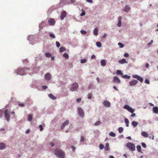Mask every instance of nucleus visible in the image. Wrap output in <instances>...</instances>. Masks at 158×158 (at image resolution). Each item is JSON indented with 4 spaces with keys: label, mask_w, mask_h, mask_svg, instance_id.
Wrapping results in <instances>:
<instances>
[{
    "label": "nucleus",
    "mask_w": 158,
    "mask_h": 158,
    "mask_svg": "<svg viewBox=\"0 0 158 158\" xmlns=\"http://www.w3.org/2000/svg\"><path fill=\"white\" fill-rule=\"evenodd\" d=\"M54 153L57 157L59 158H64V153L61 150L57 149L55 151Z\"/></svg>",
    "instance_id": "1"
},
{
    "label": "nucleus",
    "mask_w": 158,
    "mask_h": 158,
    "mask_svg": "<svg viewBox=\"0 0 158 158\" xmlns=\"http://www.w3.org/2000/svg\"><path fill=\"white\" fill-rule=\"evenodd\" d=\"M25 69V68H19L16 70L15 72L17 75H23L24 74V71Z\"/></svg>",
    "instance_id": "2"
},
{
    "label": "nucleus",
    "mask_w": 158,
    "mask_h": 158,
    "mask_svg": "<svg viewBox=\"0 0 158 158\" xmlns=\"http://www.w3.org/2000/svg\"><path fill=\"white\" fill-rule=\"evenodd\" d=\"M127 147L131 151H133L135 150V146L133 143L129 142L126 145Z\"/></svg>",
    "instance_id": "3"
},
{
    "label": "nucleus",
    "mask_w": 158,
    "mask_h": 158,
    "mask_svg": "<svg viewBox=\"0 0 158 158\" xmlns=\"http://www.w3.org/2000/svg\"><path fill=\"white\" fill-rule=\"evenodd\" d=\"M78 85L77 83H75L73 84L72 87L70 89V90L73 91L76 90L78 87Z\"/></svg>",
    "instance_id": "4"
},
{
    "label": "nucleus",
    "mask_w": 158,
    "mask_h": 158,
    "mask_svg": "<svg viewBox=\"0 0 158 158\" xmlns=\"http://www.w3.org/2000/svg\"><path fill=\"white\" fill-rule=\"evenodd\" d=\"M78 114L81 117H83L84 116V112L83 110L80 107L78 108Z\"/></svg>",
    "instance_id": "5"
},
{
    "label": "nucleus",
    "mask_w": 158,
    "mask_h": 158,
    "mask_svg": "<svg viewBox=\"0 0 158 158\" xmlns=\"http://www.w3.org/2000/svg\"><path fill=\"white\" fill-rule=\"evenodd\" d=\"M133 77L136 78L138 81H139L140 82H142L143 81V78L137 75H133Z\"/></svg>",
    "instance_id": "6"
},
{
    "label": "nucleus",
    "mask_w": 158,
    "mask_h": 158,
    "mask_svg": "<svg viewBox=\"0 0 158 158\" xmlns=\"http://www.w3.org/2000/svg\"><path fill=\"white\" fill-rule=\"evenodd\" d=\"M48 23L50 25H53L55 23V20L53 19H50L48 21Z\"/></svg>",
    "instance_id": "7"
},
{
    "label": "nucleus",
    "mask_w": 158,
    "mask_h": 158,
    "mask_svg": "<svg viewBox=\"0 0 158 158\" xmlns=\"http://www.w3.org/2000/svg\"><path fill=\"white\" fill-rule=\"evenodd\" d=\"M8 110L6 109L4 112V114L6 118L7 121H8L10 119V115L7 113Z\"/></svg>",
    "instance_id": "8"
},
{
    "label": "nucleus",
    "mask_w": 158,
    "mask_h": 158,
    "mask_svg": "<svg viewBox=\"0 0 158 158\" xmlns=\"http://www.w3.org/2000/svg\"><path fill=\"white\" fill-rule=\"evenodd\" d=\"M138 83V81H137L136 80H133L129 82L130 85L132 86H135V85L137 83Z\"/></svg>",
    "instance_id": "9"
},
{
    "label": "nucleus",
    "mask_w": 158,
    "mask_h": 158,
    "mask_svg": "<svg viewBox=\"0 0 158 158\" xmlns=\"http://www.w3.org/2000/svg\"><path fill=\"white\" fill-rule=\"evenodd\" d=\"M66 13L65 11H63L62 12L61 15L60 17V19L62 20L66 16Z\"/></svg>",
    "instance_id": "10"
},
{
    "label": "nucleus",
    "mask_w": 158,
    "mask_h": 158,
    "mask_svg": "<svg viewBox=\"0 0 158 158\" xmlns=\"http://www.w3.org/2000/svg\"><path fill=\"white\" fill-rule=\"evenodd\" d=\"M103 104L104 106L109 107L110 106V103L107 101H104L103 102Z\"/></svg>",
    "instance_id": "11"
},
{
    "label": "nucleus",
    "mask_w": 158,
    "mask_h": 158,
    "mask_svg": "<svg viewBox=\"0 0 158 158\" xmlns=\"http://www.w3.org/2000/svg\"><path fill=\"white\" fill-rule=\"evenodd\" d=\"M113 81L115 83L117 82L118 83H119L121 82L119 78L117 76H115L114 77Z\"/></svg>",
    "instance_id": "12"
},
{
    "label": "nucleus",
    "mask_w": 158,
    "mask_h": 158,
    "mask_svg": "<svg viewBox=\"0 0 158 158\" xmlns=\"http://www.w3.org/2000/svg\"><path fill=\"white\" fill-rule=\"evenodd\" d=\"M69 122L68 120L65 121L63 123L61 127V129H63L65 126L66 125H68L69 124Z\"/></svg>",
    "instance_id": "13"
},
{
    "label": "nucleus",
    "mask_w": 158,
    "mask_h": 158,
    "mask_svg": "<svg viewBox=\"0 0 158 158\" xmlns=\"http://www.w3.org/2000/svg\"><path fill=\"white\" fill-rule=\"evenodd\" d=\"M45 79L47 80H50L51 77V75L49 73H47L45 75Z\"/></svg>",
    "instance_id": "14"
},
{
    "label": "nucleus",
    "mask_w": 158,
    "mask_h": 158,
    "mask_svg": "<svg viewBox=\"0 0 158 158\" xmlns=\"http://www.w3.org/2000/svg\"><path fill=\"white\" fill-rule=\"evenodd\" d=\"M152 110L154 113L156 114H158V107L155 106L153 107Z\"/></svg>",
    "instance_id": "15"
},
{
    "label": "nucleus",
    "mask_w": 158,
    "mask_h": 158,
    "mask_svg": "<svg viewBox=\"0 0 158 158\" xmlns=\"http://www.w3.org/2000/svg\"><path fill=\"white\" fill-rule=\"evenodd\" d=\"M121 19H122V17L120 16L118 18V23L117 24V26L118 27H120L121 26Z\"/></svg>",
    "instance_id": "16"
},
{
    "label": "nucleus",
    "mask_w": 158,
    "mask_h": 158,
    "mask_svg": "<svg viewBox=\"0 0 158 158\" xmlns=\"http://www.w3.org/2000/svg\"><path fill=\"white\" fill-rule=\"evenodd\" d=\"M141 135L144 137H148V135L147 133L145 131H143L141 133Z\"/></svg>",
    "instance_id": "17"
},
{
    "label": "nucleus",
    "mask_w": 158,
    "mask_h": 158,
    "mask_svg": "<svg viewBox=\"0 0 158 158\" xmlns=\"http://www.w3.org/2000/svg\"><path fill=\"white\" fill-rule=\"evenodd\" d=\"M118 62L120 64H123L125 63H127L126 60L124 59H123L121 60H118Z\"/></svg>",
    "instance_id": "18"
},
{
    "label": "nucleus",
    "mask_w": 158,
    "mask_h": 158,
    "mask_svg": "<svg viewBox=\"0 0 158 158\" xmlns=\"http://www.w3.org/2000/svg\"><path fill=\"white\" fill-rule=\"evenodd\" d=\"M49 97L53 100H56V98L52 94H50L48 95Z\"/></svg>",
    "instance_id": "19"
},
{
    "label": "nucleus",
    "mask_w": 158,
    "mask_h": 158,
    "mask_svg": "<svg viewBox=\"0 0 158 158\" xmlns=\"http://www.w3.org/2000/svg\"><path fill=\"white\" fill-rule=\"evenodd\" d=\"M131 124L134 127H135L138 125V123L135 121H133L131 123Z\"/></svg>",
    "instance_id": "20"
},
{
    "label": "nucleus",
    "mask_w": 158,
    "mask_h": 158,
    "mask_svg": "<svg viewBox=\"0 0 158 158\" xmlns=\"http://www.w3.org/2000/svg\"><path fill=\"white\" fill-rule=\"evenodd\" d=\"M5 145L4 143H0V149L2 150L5 148Z\"/></svg>",
    "instance_id": "21"
},
{
    "label": "nucleus",
    "mask_w": 158,
    "mask_h": 158,
    "mask_svg": "<svg viewBox=\"0 0 158 158\" xmlns=\"http://www.w3.org/2000/svg\"><path fill=\"white\" fill-rule=\"evenodd\" d=\"M101 65L103 66H105L106 64V61L104 60H101Z\"/></svg>",
    "instance_id": "22"
},
{
    "label": "nucleus",
    "mask_w": 158,
    "mask_h": 158,
    "mask_svg": "<svg viewBox=\"0 0 158 158\" xmlns=\"http://www.w3.org/2000/svg\"><path fill=\"white\" fill-rule=\"evenodd\" d=\"M94 35L96 36L97 35L98 33V30L97 28H95L94 29Z\"/></svg>",
    "instance_id": "23"
},
{
    "label": "nucleus",
    "mask_w": 158,
    "mask_h": 158,
    "mask_svg": "<svg viewBox=\"0 0 158 158\" xmlns=\"http://www.w3.org/2000/svg\"><path fill=\"white\" fill-rule=\"evenodd\" d=\"M137 151L138 152H141V153H142L141 150V147L140 145H137L136 147Z\"/></svg>",
    "instance_id": "24"
},
{
    "label": "nucleus",
    "mask_w": 158,
    "mask_h": 158,
    "mask_svg": "<svg viewBox=\"0 0 158 158\" xmlns=\"http://www.w3.org/2000/svg\"><path fill=\"white\" fill-rule=\"evenodd\" d=\"M105 149L106 151H108L109 149V144L108 143H107L105 145Z\"/></svg>",
    "instance_id": "25"
},
{
    "label": "nucleus",
    "mask_w": 158,
    "mask_h": 158,
    "mask_svg": "<svg viewBox=\"0 0 158 158\" xmlns=\"http://www.w3.org/2000/svg\"><path fill=\"white\" fill-rule=\"evenodd\" d=\"M116 73L117 75H121L122 76L123 75V73H122L121 71L119 70L117 71Z\"/></svg>",
    "instance_id": "26"
},
{
    "label": "nucleus",
    "mask_w": 158,
    "mask_h": 158,
    "mask_svg": "<svg viewBox=\"0 0 158 158\" xmlns=\"http://www.w3.org/2000/svg\"><path fill=\"white\" fill-rule=\"evenodd\" d=\"M121 76L123 78L126 79H129L130 78V76L127 75H123Z\"/></svg>",
    "instance_id": "27"
},
{
    "label": "nucleus",
    "mask_w": 158,
    "mask_h": 158,
    "mask_svg": "<svg viewBox=\"0 0 158 158\" xmlns=\"http://www.w3.org/2000/svg\"><path fill=\"white\" fill-rule=\"evenodd\" d=\"M125 122L126 124V126L127 127H128L129 121L127 118H125Z\"/></svg>",
    "instance_id": "28"
},
{
    "label": "nucleus",
    "mask_w": 158,
    "mask_h": 158,
    "mask_svg": "<svg viewBox=\"0 0 158 158\" xmlns=\"http://www.w3.org/2000/svg\"><path fill=\"white\" fill-rule=\"evenodd\" d=\"M65 50V48L64 47H61L60 48L59 51L60 52H64Z\"/></svg>",
    "instance_id": "29"
},
{
    "label": "nucleus",
    "mask_w": 158,
    "mask_h": 158,
    "mask_svg": "<svg viewBox=\"0 0 158 158\" xmlns=\"http://www.w3.org/2000/svg\"><path fill=\"white\" fill-rule=\"evenodd\" d=\"M32 118V115L31 114H29L28 116V121H31Z\"/></svg>",
    "instance_id": "30"
},
{
    "label": "nucleus",
    "mask_w": 158,
    "mask_h": 158,
    "mask_svg": "<svg viewBox=\"0 0 158 158\" xmlns=\"http://www.w3.org/2000/svg\"><path fill=\"white\" fill-rule=\"evenodd\" d=\"M123 130V128L122 127H120L118 128V131L119 133H121L122 132Z\"/></svg>",
    "instance_id": "31"
},
{
    "label": "nucleus",
    "mask_w": 158,
    "mask_h": 158,
    "mask_svg": "<svg viewBox=\"0 0 158 158\" xmlns=\"http://www.w3.org/2000/svg\"><path fill=\"white\" fill-rule=\"evenodd\" d=\"M130 9V8L128 6H126L125 7L124 10L125 11L127 12Z\"/></svg>",
    "instance_id": "32"
},
{
    "label": "nucleus",
    "mask_w": 158,
    "mask_h": 158,
    "mask_svg": "<svg viewBox=\"0 0 158 158\" xmlns=\"http://www.w3.org/2000/svg\"><path fill=\"white\" fill-rule=\"evenodd\" d=\"M45 55L47 57H50L51 56V54L50 53L47 52L45 54Z\"/></svg>",
    "instance_id": "33"
},
{
    "label": "nucleus",
    "mask_w": 158,
    "mask_h": 158,
    "mask_svg": "<svg viewBox=\"0 0 158 158\" xmlns=\"http://www.w3.org/2000/svg\"><path fill=\"white\" fill-rule=\"evenodd\" d=\"M101 123V122L100 121H98V122H96L94 124V125L95 126H98Z\"/></svg>",
    "instance_id": "34"
},
{
    "label": "nucleus",
    "mask_w": 158,
    "mask_h": 158,
    "mask_svg": "<svg viewBox=\"0 0 158 158\" xmlns=\"http://www.w3.org/2000/svg\"><path fill=\"white\" fill-rule=\"evenodd\" d=\"M130 106L128 105H125L124 106V108L127 110H128L129 109H130Z\"/></svg>",
    "instance_id": "35"
},
{
    "label": "nucleus",
    "mask_w": 158,
    "mask_h": 158,
    "mask_svg": "<svg viewBox=\"0 0 158 158\" xmlns=\"http://www.w3.org/2000/svg\"><path fill=\"white\" fill-rule=\"evenodd\" d=\"M109 135L112 137H114L115 136V134L112 132H110L109 134Z\"/></svg>",
    "instance_id": "36"
},
{
    "label": "nucleus",
    "mask_w": 158,
    "mask_h": 158,
    "mask_svg": "<svg viewBox=\"0 0 158 158\" xmlns=\"http://www.w3.org/2000/svg\"><path fill=\"white\" fill-rule=\"evenodd\" d=\"M127 110L131 113H133L134 111V110L131 107L130 108V109H129Z\"/></svg>",
    "instance_id": "37"
},
{
    "label": "nucleus",
    "mask_w": 158,
    "mask_h": 158,
    "mask_svg": "<svg viewBox=\"0 0 158 158\" xmlns=\"http://www.w3.org/2000/svg\"><path fill=\"white\" fill-rule=\"evenodd\" d=\"M96 44L97 46L98 47H100L101 46V44L99 42H97Z\"/></svg>",
    "instance_id": "38"
},
{
    "label": "nucleus",
    "mask_w": 158,
    "mask_h": 158,
    "mask_svg": "<svg viewBox=\"0 0 158 158\" xmlns=\"http://www.w3.org/2000/svg\"><path fill=\"white\" fill-rule=\"evenodd\" d=\"M86 59H81V63H84L86 62Z\"/></svg>",
    "instance_id": "39"
},
{
    "label": "nucleus",
    "mask_w": 158,
    "mask_h": 158,
    "mask_svg": "<svg viewBox=\"0 0 158 158\" xmlns=\"http://www.w3.org/2000/svg\"><path fill=\"white\" fill-rule=\"evenodd\" d=\"M63 55H64V56L65 58H66L67 59H68L69 58V56L67 54V53H64V54Z\"/></svg>",
    "instance_id": "40"
},
{
    "label": "nucleus",
    "mask_w": 158,
    "mask_h": 158,
    "mask_svg": "<svg viewBox=\"0 0 158 158\" xmlns=\"http://www.w3.org/2000/svg\"><path fill=\"white\" fill-rule=\"evenodd\" d=\"M50 37H51L53 38H55V35L53 33H51L50 34Z\"/></svg>",
    "instance_id": "41"
},
{
    "label": "nucleus",
    "mask_w": 158,
    "mask_h": 158,
    "mask_svg": "<svg viewBox=\"0 0 158 158\" xmlns=\"http://www.w3.org/2000/svg\"><path fill=\"white\" fill-rule=\"evenodd\" d=\"M118 44L120 46V47L121 48H123V46H124L123 44H122L120 43H118Z\"/></svg>",
    "instance_id": "42"
},
{
    "label": "nucleus",
    "mask_w": 158,
    "mask_h": 158,
    "mask_svg": "<svg viewBox=\"0 0 158 158\" xmlns=\"http://www.w3.org/2000/svg\"><path fill=\"white\" fill-rule=\"evenodd\" d=\"M104 145L102 144H100L99 145V147L100 149H102L104 148Z\"/></svg>",
    "instance_id": "43"
},
{
    "label": "nucleus",
    "mask_w": 158,
    "mask_h": 158,
    "mask_svg": "<svg viewBox=\"0 0 158 158\" xmlns=\"http://www.w3.org/2000/svg\"><path fill=\"white\" fill-rule=\"evenodd\" d=\"M80 32L82 34H85L86 33V32L84 30H81Z\"/></svg>",
    "instance_id": "44"
},
{
    "label": "nucleus",
    "mask_w": 158,
    "mask_h": 158,
    "mask_svg": "<svg viewBox=\"0 0 158 158\" xmlns=\"http://www.w3.org/2000/svg\"><path fill=\"white\" fill-rule=\"evenodd\" d=\"M39 127L40 128V131H41L43 130V128L42 125H39Z\"/></svg>",
    "instance_id": "45"
},
{
    "label": "nucleus",
    "mask_w": 158,
    "mask_h": 158,
    "mask_svg": "<svg viewBox=\"0 0 158 158\" xmlns=\"http://www.w3.org/2000/svg\"><path fill=\"white\" fill-rule=\"evenodd\" d=\"M85 141V138L83 136H81V139L80 140V142H83Z\"/></svg>",
    "instance_id": "46"
},
{
    "label": "nucleus",
    "mask_w": 158,
    "mask_h": 158,
    "mask_svg": "<svg viewBox=\"0 0 158 158\" xmlns=\"http://www.w3.org/2000/svg\"><path fill=\"white\" fill-rule=\"evenodd\" d=\"M92 94L91 93H89L88 95V98L89 99H90L92 98Z\"/></svg>",
    "instance_id": "47"
},
{
    "label": "nucleus",
    "mask_w": 158,
    "mask_h": 158,
    "mask_svg": "<svg viewBox=\"0 0 158 158\" xmlns=\"http://www.w3.org/2000/svg\"><path fill=\"white\" fill-rule=\"evenodd\" d=\"M56 46L57 47H59L60 46V43L58 41L56 42Z\"/></svg>",
    "instance_id": "48"
},
{
    "label": "nucleus",
    "mask_w": 158,
    "mask_h": 158,
    "mask_svg": "<svg viewBox=\"0 0 158 158\" xmlns=\"http://www.w3.org/2000/svg\"><path fill=\"white\" fill-rule=\"evenodd\" d=\"M145 83H147V84H150V82H149V80L147 79H146L145 80Z\"/></svg>",
    "instance_id": "49"
},
{
    "label": "nucleus",
    "mask_w": 158,
    "mask_h": 158,
    "mask_svg": "<svg viewBox=\"0 0 158 158\" xmlns=\"http://www.w3.org/2000/svg\"><path fill=\"white\" fill-rule=\"evenodd\" d=\"M141 144H142V146L144 148H145L146 147V144L144 143H141Z\"/></svg>",
    "instance_id": "50"
},
{
    "label": "nucleus",
    "mask_w": 158,
    "mask_h": 158,
    "mask_svg": "<svg viewBox=\"0 0 158 158\" xmlns=\"http://www.w3.org/2000/svg\"><path fill=\"white\" fill-rule=\"evenodd\" d=\"M85 11H83L82 13L80 15L81 16H83L85 15Z\"/></svg>",
    "instance_id": "51"
},
{
    "label": "nucleus",
    "mask_w": 158,
    "mask_h": 158,
    "mask_svg": "<svg viewBox=\"0 0 158 158\" xmlns=\"http://www.w3.org/2000/svg\"><path fill=\"white\" fill-rule=\"evenodd\" d=\"M81 100V98H77L76 100L77 102L79 103V102Z\"/></svg>",
    "instance_id": "52"
},
{
    "label": "nucleus",
    "mask_w": 158,
    "mask_h": 158,
    "mask_svg": "<svg viewBox=\"0 0 158 158\" xmlns=\"http://www.w3.org/2000/svg\"><path fill=\"white\" fill-rule=\"evenodd\" d=\"M18 105L20 107H23L24 106V105L23 103H19Z\"/></svg>",
    "instance_id": "53"
},
{
    "label": "nucleus",
    "mask_w": 158,
    "mask_h": 158,
    "mask_svg": "<svg viewBox=\"0 0 158 158\" xmlns=\"http://www.w3.org/2000/svg\"><path fill=\"white\" fill-rule=\"evenodd\" d=\"M124 56L125 57H128L129 56V55L127 53H125Z\"/></svg>",
    "instance_id": "54"
},
{
    "label": "nucleus",
    "mask_w": 158,
    "mask_h": 158,
    "mask_svg": "<svg viewBox=\"0 0 158 158\" xmlns=\"http://www.w3.org/2000/svg\"><path fill=\"white\" fill-rule=\"evenodd\" d=\"M50 144L51 145V146L52 147H53L54 145V144L53 142H50Z\"/></svg>",
    "instance_id": "55"
},
{
    "label": "nucleus",
    "mask_w": 158,
    "mask_h": 158,
    "mask_svg": "<svg viewBox=\"0 0 158 158\" xmlns=\"http://www.w3.org/2000/svg\"><path fill=\"white\" fill-rule=\"evenodd\" d=\"M153 40H151V42L150 43H149L148 44V46H149V45L151 44H152V43H153Z\"/></svg>",
    "instance_id": "56"
},
{
    "label": "nucleus",
    "mask_w": 158,
    "mask_h": 158,
    "mask_svg": "<svg viewBox=\"0 0 158 158\" xmlns=\"http://www.w3.org/2000/svg\"><path fill=\"white\" fill-rule=\"evenodd\" d=\"M95 57H96V56H95V55H93L91 56V58L92 59H94L95 58Z\"/></svg>",
    "instance_id": "57"
},
{
    "label": "nucleus",
    "mask_w": 158,
    "mask_h": 158,
    "mask_svg": "<svg viewBox=\"0 0 158 158\" xmlns=\"http://www.w3.org/2000/svg\"><path fill=\"white\" fill-rule=\"evenodd\" d=\"M87 2H89L90 3H92L93 1L92 0H86Z\"/></svg>",
    "instance_id": "58"
},
{
    "label": "nucleus",
    "mask_w": 158,
    "mask_h": 158,
    "mask_svg": "<svg viewBox=\"0 0 158 158\" xmlns=\"http://www.w3.org/2000/svg\"><path fill=\"white\" fill-rule=\"evenodd\" d=\"M71 148L74 151L75 150V148L74 146H72Z\"/></svg>",
    "instance_id": "59"
},
{
    "label": "nucleus",
    "mask_w": 158,
    "mask_h": 158,
    "mask_svg": "<svg viewBox=\"0 0 158 158\" xmlns=\"http://www.w3.org/2000/svg\"><path fill=\"white\" fill-rule=\"evenodd\" d=\"M47 87H48L46 85H44L42 86V88L44 89H47Z\"/></svg>",
    "instance_id": "60"
},
{
    "label": "nucleus",
    "mask_w": 158,
    "mask_h": 158,
    "mask_svg": "<svg viewBox=\"0 0 158 158\" xmlns=\"http://www.w3.org/2000/svg\"><path fill=\"white\" fill-rule=\"evenodd\" d=\"M113 88L115 89L116 90L118 91V89L117 88V87L115 86H113Z\"/></svg>",
    "instance_id": "61"
},
{
    "label": "nucleus",
    "mask_w": 158,
    "mask_h": 158,
    "mask_svg": "<svg viewBox=\"0 0 158 158\" xmlns=\"http://www.w3.org/2000/svg\"><path fill=\"white\" fill-rule=\"evenodd\" d=\"M149 66V65L148 63H147L146 64V67L147 68H148Z\"/></svg>",
    "instance_id": "62"
},
{
    "label": "nucleus",
    "mask_w": 158,
    "mask_h": 158,
    "mask_svg": "<svg viewBox=\"0 0 158 158\" xmlns=\"http://www.w3.org/2000/svg\"><path fill=\"white\" fill-rule=\"evenodd\" d=\"M75 0H71V3H73V2H75Z\"/></svg>",
    "instance_id": "63"
},
{
    "label": "nucleus",
    "mask_w": 158,
    "mask_h": 158,
    "mask_svg": "<svg viewBox=\"0 0 158 158\" xmlns=\"http://www.w3.org/2000/svg\"><path fill=\"white\" fill-rule=\"evenodd\" d=\"M135 113H133L132 114H131V116L133 117L135 116Z\"/></svg>",
    "instance_id": "64"
}]
</instances>
